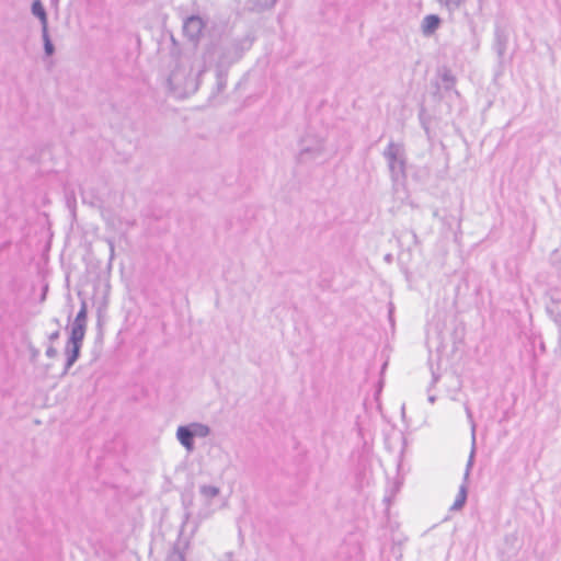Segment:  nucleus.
<instances>
[{
  "label": "nucleus",
  "instance_id": "f257e3e1",
  "mask_svg": "<svg viewBox=\"0 0 561 561\" xmlns=\"http://www.w3.org/2000/svg\"><path fill=\"white\" fill-rule=\"evenodd\" d=\"M382 156L388 163L392 182H403L407 179V156L403 145L390 141Z\"/></svg>",
  "mask_w": 561,
  "mask_h": 561
},
{
  "label": "nucleus",
  "instance_id": "9d476101",
  "mask_svg": "<svg viewBox=\"0 0 561 561\" xmlns=\"http://www.w3.org/2000/svg\"><path fill=\"white\" fill-rule=\"evenodd\" d=\"M468 479H469V477L467 479L463 477V482L459 488V492L456 496L454 504L450 506V511H459L463 507V505L467 501V494H468V489H467Z\"/></svg>",
  "mask_w": 561,
  "mask_h": 561
},
{
  "label": "nucleus",
  "instance_id": "f03ea898",
  "mask_svg": "<svg viewBox=\"0 0 561 561\" xmlns=\"http://www.w3.org/2000/svg\"><path fill=\"white\" fill-rule=\"evenodd\" d=\"M211 430L207 424L201 422H192L186 425H180L176 428L175 437L181 446L188 453L195 450V438H206L210 435Z\"/></svg>",
  "mask_w": 561,
  "mask_h": 561
},
{
  "label": "nucleus",
  "instance_id": "a211bd4d",
  "mask_svg": "<svg viewBox=\"0 0 561 561\" xmlns=\"http://www.w3.org/2000/svg\"><path fill=\"white\" fill-rule=\"evenodd\" d=\"M58 354L57 350L53 346V344H50L47 348H46V352H45V355L48 357V358H54L56 357Z\"/></svg>",
  "mask_w": 561,
  "mask_h": 561
},
{
  "label": "nucleus",
  "instance_id": "0eeeda50",
  "mask_svg": "<svg viewBox=\"0 0 561 561\" xmlns=\"http://www.w3.org/2000/svg\"><path fill=\"white\" fill-rule=\"evenodd\" d=\"M465 411H466V415H467V419L470 423V427H471V440H472V447H471V451H470V455H469V459L467 461V466H466V471H465V478L467 479L468 476L470 474V470L473 466V461H474V454H476V428H477V425L473 421V416H472V412L469 408L468 404H465Z\"/></svg>",
  "mask_w": 561,
  "mask_h": 561
},
{
  "label": "nucleus",
  "instance_id": "423d86ee",
  "mask_svg": "<svg viewBox=\"0 0 561 561\" xmlns=\"http://www.w3.org/2000/svg\"><path fill=\"white\" fill-rule=\"evenodd\" d=\"M442 25V19L437 14L425 15L420 25L421 33L424 37L433 36Z\"/></svg>",
  "mask_w": 561,
  "mask_h": 561
},
{
  "label": "nucleus",
  "instance_id": "7ed1b4c3",
  "mask_svg": "<svg viewBox=\"0 0 561 561\" xmlns=\"http://www.w3.org/2000/svg\"><path fill=\"white\" fill-rule=\"evenodd\" d=\"M83 336H69L67 344L65 346V355H66V363L64 370L61 373V376H66L69 371V369L75 365V363L78 360L83 343Z\"/></svg>",
  "mask_w": 561,
  "mask_h": 561
},
{
  "label": "nucleus",
  "instance_id": "dca6fc26",
  "mask_svg": "<svg viewBox=\"0 0 561 561\" xmlns=\"http://www.w3.org/2000/svg\"><path fill=\"white\" fill-rule=\"evenodd\" d=\"M444 83H445V88L446 89H450L454 87L455 84V78L454 76L450 73V72H445L442 77Z\"/></svg>",
  "mask_w": 561,
  "mask_h": 561
},
{
  "label": "nucleus",
  "instance_id": "9b49d317",
  "mask_svg": "<svg viewBox=\"0 0 561 561\" xmlns=\"http://www.w3.org/2000/svg\"><path fill=\"white\" fill-rule=\"evenodd\" d=\"M32 13L37 16L42 24L43 28H48V22H47V13L43 5V3L39 0H35L32 3Z\"/></svg>",
  "mask_w": 561,
  "mask_h": 561
},
{
  "label": "nucleus",
  "instance_id": "20e7f679",
  "mask_svg": "<svg viewBox=\"0 0 561 561\" xmlns=\"http://www.w3.org/2000/svg\"><path fill=\"white\" fill-rule=\"evenodd\" d=\"M205 27V22L199 15H191L184 20L183 33L192 42H197Z\"/></svg>",
  "mask_w": 561,
  "mask_h": 561
},
{
  "label": "nucleus",
  "instance_id": "6e6552de",
  "mask_svg": "<svg viewBox=\"0 0 561 561\" xmlns=\"http://www.w3.org/2000/svg\"><path fill=\"white\" fill-rule=\"evenodd\" d=\"M466 2L467 0H436L440 10L448 14L449 20H454L455 13L460 11Z\"/></svg>",
  "mask_w": 561,
  "mask_h": 561
},
{
  "label": "nucleus",
  "instance_id": "f3484780",
  "mask_svg": "<svg viewBox=\"0 0 561 561\" xmlns=\"http://www.w3.org/2000/svg\"><path fill=\"white\" fill-rule=\"evenodd\" d=\"M277 2V0H257L259 5L262 8H272Z\"/></svg>",
  "mask_w": 561,
  "mask_h": 561
},
{
  "label": "nucleus",
  "instance_id": "aec40b11",
  "mask_svg": "<svg viewBox=\"0 0 561 561\" xmlns=\"http://www.w3.org/2000/svg\"><path fill=\"white\" fill-rule=\"evenodd\" d=\"M428 401H430L431 403H434V402L436 401V397H435V396H430V397H428Z\"/></svg>",
  "mask_w": 561,
  "mask_h": 561
},
{
  "label": "nucleus",
  "instance_id": "6ab92c4d",
  "mask_svg": "<svg viewBox=\"0 0 561 561\" xmlns=\"http://www.w3.org/2000/svg\"><path fill=\"white\" fill-rule=\"evenodd\" d=\"M60 336V331L59 330H55L54 332H51L49 335H48V341L53 344L55 341H57Z\"/></svg>",
  "mask_w": 561,
  "mask_h": 561
},
{
  "label": "nucleus",
  "instance_id": "ddd939ff",
  "mask_svg": "<svg viewBox=\"0 0 561 561\" xmlns=\"http://www.w3.org/2000/svg\"><path fill=\"white\" fill-rule=\"evenodd\" d=\"M42 37L44 42V50L47 56H51L55 53L54 44L50 41L48 28L42 30Z\"/></svg>",
  "mask_w": 561,
  "mask_h": 561
},
{
  "label": "nucleus",
  "instance_id": "4468645a",
  "mask_svg": "<svg viewBox=\"0 0 561 561\" xmlns=\"http://www.w3.org/2000/svg\"><path fill=\"white\" fill-rule=\"evenodd\" d=\"M199 492L207 499H214L219 494V488L215 485H202Z\"/></svg>",
  "mask_w": 561,
  "mask_h": 561
},
{
  "label": "nucleus",
  "instance_id": "2eb2a0df",
  "mask_svg": "<svg viewBox=\"0 0 561 561\" xmlns=\"http://www.w3.org/2000/svg\"><path fill=\"white\" fill-rule=\"evenodd\" d=\"M547 312L553 322L561 329V310L554 306L547 307Z\"/></svg>",
  "mask_w": 561,
  "mask_h": 561
},
{
  "label": "nucleus",
  "instance_id": "412c9836",
  "mask_svg": "<svg viewBox=\"0 0 561 561\" xmlns=\"http://www.w3.org/2000/svg\"><path fill=\"white\" fill-rule=\"evenodd\" d=\"M54 323H56L57 325H59V320L57 318H55L54 320Z\"/></svg>",
  "mask_w": 561,
  "mask_h": 561
},
{
  "label": "nucleus",
  "instance_id": "39448f33",
  "mask_svg": "<svg viewBox=\"0 0 561 561\" xmlns=\"http://www.w3.org/2000/svg\"><path fill=\"white\" fill-rule=\"evenodd\" d=\"M87 317H88V307L84 300L81 301L80 310L78 311L72 324L70 334L75 336H83L85 335L87 330Z\"/></svg>",
  "mask_w": 561,
  "mask_h": 561
},
{
  "label": "nucleus",
  "instance_id": "f8f14e48",
  "mask_svg": "<svg viewBox=\"0 0 561 561\" xmlns=\"http://www.w3.org/2000/svg\"><path fill=\"white\" fill-rule=\"evenodd\" d=\"M495 48L500 56H503L506 50L507 36L502 31L495 33Z\"/></svg>",
  "mask_w": 561,
  "mask_h": 561
},
{
  "label": "nucleus",
  "instance_id": "1a4fd4ad",
  "mask_svg": "<svg viewBox=\"0 0 561 561\" xmlns=\"http://www.w3.org/2000/svg\"><path fill=\"white\" fill-rule=\"evenodd\" d=\"M324 151V144L323 140L319 139L316 141L313 146L305 145L302 144V148L299 153L300 160H305L308 154H310L312 158H317L321 156Z\"/></svg>",
  "mask_w": 561,
  "mask_h": 561
}]
</instances>
